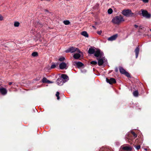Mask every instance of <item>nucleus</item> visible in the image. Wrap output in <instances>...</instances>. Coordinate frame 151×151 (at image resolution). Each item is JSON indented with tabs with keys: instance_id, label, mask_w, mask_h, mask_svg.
Returning <instances> with one entry per match:
<instances>
[{
	"instance_id": "3",
	"label": "nucleus",
	"mask_w": 151,
	"mask_h": 151,
	"mask_svg": "<svg viewBox=\"0 0 151 151\" xmlns=\"http://www.w3.org/2000/svg\"><path fill=\"white\" fill-rule=\"evenodd\" d=\"M97 59L98 60V63L99 66L105 65L107 63V60L104 57H102L99 59L97 58Z\"/></svg>"
},
{
	"instance_id": "5",
	"label": "nucleus",
	"mask_w": 151,
	"mask_h": 151,
	"mask_svg": "<svg viewBox=\"0 0 151 151\" xmlns=\"http://www.w3.org/2000/svg\"><path fill=\"white\" fill-rule=\"evenodd\" d=\"M139 14L140 15H142L147 18H150L151 17L150 14L148 13L147 11L142 9L139 12Z\"/></svg>"
},
{
	"instance_id": "38",
	"label": "nucleus",
	"mask_w": 151,
	"mask_h": 151,
	"mask_svg": "<svg viewBox=\"0 0 151 151\" xmlns=\"http://www.w3.org/2000/svg\"><path fill=\"white\" fill-rule=\"evenodd\" d=\"M134 27L135 28H136L138 27H139V26L138 25H137L136 24H135L134 25Z\"/></svg>"
},
{
	"instance_id": "13",
	"label": "nucleus",
	"mask_w": 151,
	"mask_h": 151,
	"mask_svg": "<svg viewBox=\"0 0 151 151\" xmlns=\"http://www.w3.org/2000/svg\"><path fill=\"white\" fill-rule=\"evenodd\" d=\"M64 83V81L60 78H58L57 81V84L60 86L63 85Z\"/></svg>"
},
{
	"instance_id": "28",
	"label": "nucleus",
	"mask_w": 151,
	"mask_h": 151,
	"mask_svg": "<svg viewBox=\"0 0 151 151\" xmlns=\"http://www.w3.org/2000/svg\"><path fill=\"white\" fill-rule=\"evenodd\" d=\"M124 74L127 77H130V75L129 73L127 72H126V71H125Z\"/></svg>"
},
{
	"instance_id": "1",
	"label": "nucleus",
	"mask_w": 151,
	"mask_h": 151,
	"mask_svg": "<svg viewBox=\"0 0 151 151\" xmlns=\"http://www.w3.org/2000/svg\"><path fill=\"white\" fill-rule=\"evenodd\" d=\"M133 137L131 135H127L125 137V139L130 144H132L133 143L134 140L137 137V135L132 131H131Z\"/></svg>"
},
{
	"instance_id": "42",
	"label": "nucleus",
	"mask_w": 151,
	"mask_h": 151,
	"mask_svg": "<svg viewBox=\"0 0 151 151\" xmlns=\"http://www.w3.org/2000/svg\"><path fill=\"white\" fill-rule=\"evenodd\" d=\"M116 72H117V69L116 70Z\"/></svg>"
},
{
	"instance_id": "30",
	"label": "nucleus",
	"mask_w": 151,
	"mask_h": 151,
	"mask_svg": "<svg viewBox=\"0 0 151 151\" xmlns=\"http://www.w3.org/2000/svg\"><path fill=\"white\" fill-rule=\"evenodd\" d=\"M59 92L58 91L57 92L56 94V96L57 97V99L58 100H59L60 99V97L59 96Z\"/></svg>"
},
{
	"instance_id": "6",
	"label": "nucleus",
	"mask_w": 151,
	"mask_h": 151,
	"mask_svg": "<svg viewBox=\"0 0 151 151\" xmlns=\"http://www.w3.org/2000/svg\"><path fill=\"white\" fill-rule=\"evenodd\" d=\"M103 53L99 49L96 50L94 53V55L95 56L99 58H101L103 57Z\"/></svg>"
},
{
	"instance_id": "40",
	"label": "nucleus",
	"mask_w": 151,
	"mask_h": 151,
	"mask_svg": "<svg viewBox=\"0 0 151 151\" xmlns=\"http://www.w3.org/2000/svg\"><path fill=\"white\" fill-rule=\"evenodd\" d=\"M12 83L11 82H9V85H11Z\"/></svg>"
},
{
	"instance_id": "31",
	"label": "nucleus",
	"mask_w": 151,
	"mask_h": 151,
	"mask_svg": "<svg viewBox=\"0 0 151 151\" xmlns=\"http://www.w3.org/2000/svg\"><path fill=\"white\" fill-rule=\"evenodd\" d=\"M65 59V58L63 57H61L59 59V60L60 61H63Z\"/></svg>"
},
{
	"instance_id": "21",
	"label": "nucleus",
	"mask_w": 151,
	"mask_h": 151,
	"mask_svg": "<svg viewBox=\"0 0 151 151\" xmlns=\"http://www.w3.org/2000/svg\"><path fill=\"white\" fill-rule=\"evenodd\" d=\"M119 69L120 73L122 74H124L126 71L122 67H120L119 68Z\"/></svg>"
},
{
	"instance_id": "43",
	"label": "nucleus",
	"mask_w": 151,
	"mask_h": 151,
	"mask_svg": "<svg viewBox=\"0 0 151 151\" xmlns=\"http://www.w3.org/2000/svg\"><path fill=\"white\" fill-rule=\"evenodd\" d=\"M150 31H151V29H150Z\"/></svg>"
},
{
	"instance_id": "35",
	"label": "nucleus",
	"mask_w": 151,
	"mask_h": 151,
	"mask_svg": "<svg viewBox=\"0 0 151 151\" xmlns=\"http://www.w3.org/2000/svg\"><path fill=\"white\" fill-rule=\"evenodd\" d=\"M145 3H147L148 2V0H142Z\"/></svg>"
},
{
	"instance_id": "27",
	"label": "nucleus",
	"mask_w": 151,
	"mask_h": 151,
	"mask_svg": "<svg viewBox=\"0 0 151 151\" xmlns=\"http://www.w3.org/2000/svg\"><path fill=\"white\" fill-rule=\"evenodd\" d=\"M113 12V10L112 9L110 8L108 10V14H111Z\"/></svg>"
},
{
	"instance_id": "18",
	"label": "nucleus",
	"mask_w": 151,
	"mask_h": 151,
	"mask_svg": "<svg viewBox=\"0 0 151 151\" xmlns=\"http://www.w3.org/2000/svg\"><path fill=\"white\" fill-rule=\"evenodd\" d=\"M99 151H109V150L107 147H103L100 149Z\"/></svg>"
},
{
	"instance_id": "20",
	"label": "nucleus",
	"mask_w": 151,
	"mask_h": 151,
	"mask_svg": "<svg viewBox=\"0 0 151 151\" xmlns=\"http://www.w3.org/2000/svg\"><path fill=\"white\" fill-rule=\"evenodd\" d=\"M81 34L83 36L87 37H88V35L86 31H83L81 33Z\"/></svg>"
},
{
	"instance_id": "2",
	"label": "nucleus",
	"mask_w": 151,
	"mask_h": 151,
	"mask_svg": "<svg viewBox=\"0 0 151 151\" xmlns=\"http://www.w3.org/2000/svg\"><path fill=\"white\" fill-rule=\"evenodd\" d=\"M124 21L123 17L120 15L114 17L112 20V22L114 24H119Z\"/></svg>"
},
{
	"instance_id": "41",
	"label": "nucleus",
	"mask_w": 151,
	"mask_h": 151,
	"mask_svg": "<svg viewBox=\"0 0 151 151\" xmlns=\"http://www.w3.org/2000/svg\"><path fill=\"white\" fill-rule=\"evenodd\" d=\"M92 27H93V28H95V29H96V27H95L94 26H92Z\"/></svg>"
},
{
	"instance_id": "32",
	"label": "nucleus",
	"mask_w": 151,
	"mask_h": 151,
	"mask_svg": "<svg viewBox=\"0 0 151 151\" xmlns=\"http://www.w3.org/2000/svg\"><path fill=\"white\" fill-rule=\"evenodd\" d=\"M91 63L92 65H95L97 64V62L96 61H92L91 62Z\"/></svg>"
},
{
	"instance_id": "29",
	"label": "nucleus",
	"mask_w": 151,
	"mask_h": 151,
	"mask_svg": "<svg viewBox=\"0 0 151 151\" xmlns=\"http://www.w3.org/2000/svg\"><path fill=\"white\" fill-rule=\"evenodd\" d=\"M38 54L37 52H34L32 53V55L34 57H35Z\"/></svg>"
},
{
	"instance_id": "26",
	"label": "nucleus",
	"mask_w": 151,
	"mask_h": 151,
	"mask_svg": "<svg viewBox=\"0 0 151 151\" xmlns=\"http://www.w3.org/2000/svg\"><path fill=\"white\" fill-rule=\"evenodd\" d=\"M20 23L18 22H15L14 23V25L15 27H18L19 26Z\"/></svg>"
},
{
	"instance_id": "8",
	"label": "nucleus",
	"mask_w": 151,
	"mask_h": 151,
	"mask_svg": "<svg viewBox=\"0 0 151 151\" xmlns=\"http://www.w3.org/2000/svg\"><path fill=\"white\" fill-rule=\"evenodd\" d=\"M79 50V49L77 48L73 47H71L65 50V51L67 53L68 52L73 53L75 52H76Z\"/></svg>"
},
{
	"instance_id": "4",
	"label": "nucleus",
	"mask_w": 151,
	"mask_h": 151,
	"mask_svg": "<svg viewBox=\"0 0 151 151\" xmlns=\"http://www.w3.org/2000/svg\"><path fill=\"white\" fill-rule=\"evenodd\" d=\"M122 14L127 17H132L134 14L130 9L124 10L122 12Z\"/></svg>"
},
{
	"instance_id": "11",
	"label": "nucleus",
	"mask_w": 151,
	"mask_h": 151,
	"mask_svg": "<svg viewBox=\"0 0 151 151\" xmlns=\"http://www.w3.org/2000/svg\"><path fill=\"white\" fill-rule=\"evenodd\" d=\"M60 78L62 79L64 82L67 81L69 79L68 77L65 74L62 75Z\"/></svg>"
},
{
	"instance_id": "39",
	"label": "nucleus",
	"mask_w": 151,
	"mask_h": 151,
	"mask_svg": "<svg viewBox=\"0 0 151 151\" xmlns=\"http://www.w3.org/2000/svg\"><path fill=\"white\" fill-rule=\"evenodd\" d=\"M139 141V139H136L135 140V143H136V142H137Z\"/></svg>"
},
{
	"instance_id": "23",
	"label": "nucleus",
	"mask_w": 151,
	"mask_h": 151,
	"mask_svg": "<svg viewBox=\"0 0 151 151\" xmlns=\"http://www.w3.org/2000/svg\"><path fill=\"white\" fill-rule=\"evenodd\" d=\"M136 144L134 145V147L136 148V149L137 150H139L140 148V145H136Z\"/></svg>"
},
{
	"instance_id": "16",
	"label": "nucleus",
	"mask_w": 151,
	"mask_h": 151,
	"mask_svg": "<svg viewBox=\"0 0 151 151\" xmlns=\"http://www.w3.org/2000/svg\"><path fill=\"white\" fill-rule=\"evenodd\" d=\"M75 63L78 68L82 67L83 65V63L80 62H75Z\"/></svg>"
},
{
	"instance_id": "36",
	"label": "nucleus",
	"mask_w": 151,
	"mask_h": 151,
	"mask_svg": "<svg viewBox=\"0 0 151 151\" xmlns=\"http://www.w3.org/2000/svg\"><path fill=\"white\" fill-rule=\"evenodd\" d=\"M3 17L1 15H0V20H2L3 19Z\"/></svg>"
},
{
	"instance_id": "12",
	"label": "nucleus",
	"mask_w": 151,
	"mask_h": 151,
	"mask_svg": "<svg viewBox=\"0 0 151 151\" xmlns=\"http://www.w3.org/2000/svg\"><path fill=\"white\" fill-rule=\"evenodd\" d=\"M118 36L117 34L114 35L108 39V41H112L115 40Z\"/></svg>"
},
{
	"instance_id": "15",
	"label": "nucleus",
	"mask_w": 151,
	"mask_h": 151,
	"mask_svg": "<svg viewBox=\"0 0 151 151\" xmlns=\"http://www.w3.org/2000/svg\"><path fill=\"white\" fill-rule=\"evenodd\" d=\"M42 82L43 83H52L53 82L52 81H50L48 80L46 78H44L42 79Z\"/></svg>"
},
{
	"instance_id": "19",
	"label": "nucleus",
	"mask_w": 151,
	"mask_h": 151,
	"mask_svg": "<svg viewBox=\"0 0 151 151\" xmlns=\"http://www.w3.org/2000/svg\"><path fill=\"white\" fill-rule=\"evenodd\" d=\"M95 51L93 48H90L88 50V53L90 54H93L94 53Z\"/></svg>"
},
{
	"instance_id": "17",
	"label": "nucleus",
	"mask_w": 151,
	"mask_h": 151,
	"mask_svg": "<svg viewBox=\"0 0 151 151\" xmlns=\"http://www.w3.org/2000/svg\"><path fill=\"white\" fill-rule=\"evenodd\" d=\"M139 48L138 47H137L136 48L135 50V52L136 54V58H137L138 57L139 53Z\"/></svg>"
},
{
	"instance_id": "9",
	"label": "nucleus",
	"mask_w": 151,
	"mask_h": 151,
	"mask_svg": "<svg viewBox=\"0 0 151 151\" xmlns=\"http://www.w3.org/2000/svg\"><path fill=\"white\" fill-rule=\"evenodd\" d=\"M106 81L108 83H109L110 84H112L116 82L115 80L113 78H111L110 79L106 78Z\"/></svg>"
},
{
	"instance_id": "7",
	"label": "nucleus",
	"mask_w": 151,
	"mask_h": 151,
	"mask_svg": "<svg viewBox=\"0 0 151 151\" xmlns=\"http://www.w3.org/2000/svg\"><path fill=\"white\" fill-rule=\"evenodd\" d=\"M76 52V53L74 54L73 57L74 58L78 59H79L81 57V55H82V52H81L79 50H78Z\"/></svg>"
},
{
	"instance_id": "25",
	"label": "nucleus",
	"mask_w": 151,
	"mask_h": 151,
	"mask_svg": "<svg viewBox=\"0 0 151 151\" xmlns=\"http://www.w3.org/2000/svg\"><path fill=\"white\" fill-rule=\"evenodd\" d=\"M63 23L65 25H68L70 24V22L68 20H64L63 22Z\"/></svg>"
},
{
	"instance_id": "34",
	"label": "nucleus",
	"mask_w": 151,
	"mask_h": 151,
	"mask_svg": "<svg viewBox=\"0 0 151 151\" xmlns=\"http://www.w3.org/2000/svg\"><path fill=\"white\" fill-rule=\"evenodd\" d=\"M102 32V31H101V30H100V31H97V33L98 34H99V35H101V34Z\"/></svg>"
},
{
	"instance_id": "22",
	"label": "nucleus",
	"mask_w": 151,
	"mask_h": 151,
	"mask_svg": "<svg viewBox=\"0 0 151 151\" xmlns=\"http://www.w3.org/2000/svg\"><path fill=\"white\" fill-rule=\"evenodd\" d=\"M123 149L126 150H131L132 148L130 147L126 146L124 147H123Z\"/></svg>"
},
{
	"instance_id": "10",
	"label": "nucleus",
	"mask_w": 151,
	"mask_h": 151,
	"mask_svg": "<svg viewBox=\"0 0 151 151\" xmlns=\"http://www.w3.org/2000/svg\"><path fill=\"white\" fill-rule=\"evenodd\" d=\"M0 92L3 95L6 94L7 93V90L5 88L1 87L0 85Z\"/></svg>"
},
{
	"instance_id": "37",
	"label": "nucleus",
	"mask_w": 151,
	"mask_h": 151,
	"mask_svg": "<svg viewBox=\"0 0 151 151\" xmlns=\"http://www.w3.org/2000/svg\"><path fill=\"white\" fill-rule=\"evenodd\" d=\"M139 29H142L143 28V27L142 26H139L138 27Z\"/></svg>"
},
{
	"instance_id": "33",
	"label": "nucleus",
	"mask_w": 151,
	"mask_h": 151,
	"mask_svg": "<svg viewBox=\"0 0 151 151\" xmlns=\"http://www.w3.org/2000/svg\"><path fill=\"white\" fill-rule=\"evenodd\" d=\"M56 67V65L55 64H52L51 66V69H53L55 68Z\"/></svg>"
},
{
	"instance_id": "14",
	"label": "nucleus",
	"mask_w": 151,
	"mask_h": 151,
	"mask_svg": "<svg viewBox=\"0 0 151 151\" xmlns=\"http://www.w3.org/2000/svg\"><path fill=\"white\" fill-rule=\"evenodd\" d=\"M66 64L64 62L61 63L59 65V67L61 69H63L66 68Z\"/></svg>"
},
{
	"instance_id": "24",
	"label": "nucleus",
	"mask_w": 151,
	"mask_h": 151,
	"mask_svg": "<svg viewBox=\"0 0 151 151\" xmlns=\"http://www.w3.org/2000/svg\"><path fill=\"white\" fill-rule=\"evenodd\" d=\"M133 94L134 96L137 97L138 96V93L137 91H135L133 93Z\"/></svg>"
}]
</instances>
